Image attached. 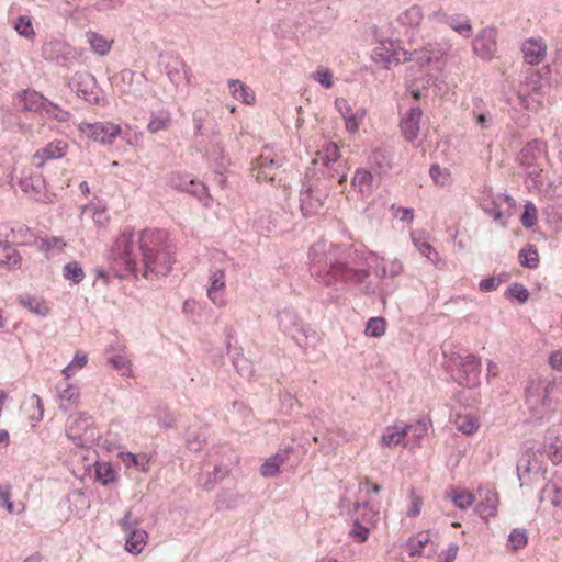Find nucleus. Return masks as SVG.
<instances>
[{
  "mask_svg": "<svg viewBox=\"0 0 562 562\" xmlns=\"http://www.w3.org/2000/svg\"><path fill=\"white\" fill-rule=\"evenodd\" d=\"M480 502L476 505V512L482 517H494L497 513L498 494L491 487H480L477 490Z\"/></svg>",
  "mask_w": 562,
  "mask_h": 562,
  "instance_id": "21",
  "label": "nucleus"
},
{
  "mask_svg": "<svg viewBox=\"0 0 562 562\" xmlns=\"http://www.w3.org/2000/svg\"><path fill=\"white\" fill-rule=\"evenodd\" d=\"M423 112L418 106L411 108L406 116L401 121V130L407 140L413 142L417 138L420 130V120Z\"/></svg>",
  "mask_w": 562,
  "mask_h": 562,
  "instance_id": "23",
  "label": "nucleus"
},
{
  "mask_svg": "<svg viewBox=\"0 0 562 562\" xmlns=\"http://www.w3.org/2000/svg\"><path fill=\"white\" fill-rule=\"evenodd\" d=\"M311 273L326 286L337 282L353 285H363L366 292L370 291L367 283L370 271L380 280V296L385 302L396 284L391 281L386 259L375 254H364L352 248H341L334 244L319 241L310 248Z\"/></svg>",
  "mask_w": 562,
  "mask_h": 562,
  "instance_id": "1",
  "label": "nucleus"
},
{
  "mask_svg": "<svg viewBox=\"0 0 562 562\" xmlns=\"http://www.w3.org/2000/svg\"><path fill=\"white\" fill-rule=\"evenodd\" d=\"M456 426L459 431L464 435H472L479 429V420L474 416H459L456 420Z\"/></svg>",
  "mask_w": 562,
  "mask_h": 562,
  "instance_id": "46",
  "label": "nucleus"
},
{
  "mask_svg": "<svg viewBox=\"0 0 562 562\" xmlns=\"http://www.w3.org/2000/svg\"><path fill=\"white\" fill-rule=\"evenodd\" d=\"M95 477L103 484L108 485L115 480V471L110 463H97Z\"/></svg>",
  "mask_w": 562,
  "mask_h": 562,
  "instance_id": "48",
  "label": "nucleus"
},
{
  "mask_svg": "<svg viewBox=\"0 0 562 562\" xmlns=\"http://www.w3.org/2000/svg\"><path fill=\"white\" fill-rule=\"evenodd\" d=\"M79 131L88 138L102 145L113 144L121 134V127L112 122H81L78 125Z\"/></svg>",
  "mask_w": 562,
  "mask_h": 562,
  "instance_id": "10",
  "label": "nucleus"
},
{
  "mask_svg": "<svg viewBox=\"0 0 562 562\" xmlns=\"http://www.w3.org/2000/svg\"><path fill=\"white\" fill-rule=\"evenodd\" d=\"M171 122L172 119L170 112L168 110L161 109L151 112L147 130L153 134L160 131H166L170 127Z\"/></svg>",
  "mask_w": 562,
  "mask_h": 562,
  "instance_id": "34",
  "label": "nucleus"
},
{
  "mask_svg": "<svg viewBox=\"0 0 562 562\" xmlns=\"http://www.w3.org/2000/svg\"><path fill=\"white\" fill-rule=\"evenodd\" d=\"M429 173L432 180L440 186H445L449 182L450 172L447 168H441L439 165H432Z\"/></svg>",
  "mask_w": 562,
  "mask_h": 562,
  "instance_id": "60",
  "label": "nucleus"
},
{
  "mask_svg": "<svg viewBox=\"0 0 562 562\" xmlns=\"http://www.w3.org/2000/svg\"><path fill=\"white\" fill-rule=\"evenodd\" d=\"M11 487L10 485H0V506L4 507L9 513H19L14 509V504L10 501Z\"/></svg>",
  "mask_w": 562,
  "mask_h": 562,
  "instance_id": "61",
  "label": "nucleus"
},
{
  "mask_svg": "<svg viewBox=\"0 0 562 562\" xmlns=\"http://www.w3.org/2000/svg\"><path fill=\"white\" fill-rule=\"evenodd\" d=\"M546 143L532 139L522 147L518 155L519 165L526 169V175L535 188L543 186L541 173L546 160Z\"/></svg>",
  "mask_w": 562,
  "mask_h": 562,
  "instance_id": "4",
  "label": "nucleus"
},
{
  "mask_svg": "<svg viewBox=\"0 0 562 562\" xmlns=\"http://www.w3.org/2000/svg\"><path fill=\"white\" fill-rule=\"evenodd\" d=\"M329 194L327 184L321 181L305 182L300 192V209L304 217L319 212Z\"/></svg>",
  "mask_w": 562,
  "mask_h": 562,
  "instance_id": "6",
  "label": "nucleus"
},
{
  "mask_svg": "<svg viewBox=\"0 0 562 562\" xmlns=\"http://www.w3.org/2000/svg\"><path fill=\"white\" fill-rule=\"evenodd\" d=\"M159 63L175 88L189 82V68L182 58L170 54H160Z\"/></svg>",
  "mask_w": 562,
  "mask_h": 562,
  "instance_id": "11",
  "label": "nucleus"
},
{
  "mask_svg": "<svg viewBox=\"0 0 562 562\" xmlns=\"http://www.w3.org/2000/svg\"><path fill=\"white\" fill-rule=\"evenodd\" d=\"M457 366L459 368V383L467 386H475L479 384V375L481 372V359L475 355L458 356Z\"/></svg>",
  "mask_w": 562,
  "mask_h": 562,
  "instance_id": "14",
  "label": "nucleus"
},
{
  "mask_svg": "<svg viewBox=\"0 0 562 562\" xmlns=\"http://www.w3.org/2000/svg\"><path fill=\"white\" fill-rule=\"evenodd\" d=\"M386 323L382 317H372L367 322L366 335L369 337H381L385 333Z\"/></svg>",
  "mask_w": 562,
  "mask_h": 562,
  "instance_id": "49",
  "label": "nucleus"
},
{
  "mask_svg": "<svg viewBox=\"0 0 562 562\" xmlns=\"http://www.w3.org/2000/svg\"><path fill=\"white\" fill-rule=\"evenodd\" d=\"M65 246L63 239L57 237H50L42 241L41 250L46 254L47 257L53 255L55 251L60 252Z\"/></svg>",
  "mask_w": 562,
  "mask_h": 562,
  "instance_id": "57",
  "label": "nucleus"
},
{
  "mask_svg": "<svg viewBox=\"0 0 562 562\" xmlns=\"http://www.w3.org/2000/svg\"><path fill=\"white\" fill-rule=\"evenodd\" d=\"M472 116L475 121V124L480 126L481 130H487L493 125V116L481 99H474Z\"/></svg>",
  "mask_w": 562,
  "mask_h": 562,
  "instance_id": "32",
  "label": "nucleus"
},
{
  "mask_svg": "<svg viewBox=\"0 0 562 562\" xmlns=\"http://www.w3.org/2000/svg\"><path fill=\"white\" fill-rule=\"evenodd\" d=\"M538 218V210L532 202H527L524 206L520 221L524 227L531 228L536 225Z\"/></svg>",
  "mask_w": 562,
  "mask_h": 562,
  "instance_id": "50",
  "label": "nucleus"
},
{
  "mask_svg": "<svg viewBox=\"0 0 562 562\" xmlns=\"http://www.w3.org/2000/svg\"><path fill=\"white\" fill-rule=\"evenodd\" d=\"M86 37H87V42L91 46V49L95 54H98L100 56H104L110 52L111 43L102 35H100L95 32H87Z\"/></svg>",
  "mask_w": 562,
  "mask_h": 562,
  "instance_id": "41",
  "label": "nucleus"
},
{
  "mask_svg": "<svg viewBox=\"0 0 562 562\" xmlns=\"http://www.w3.org/2000/svg\"><path fill=\"white\" fill-rule=\"evenodd\" d=\"M85 211L92 212V218L99 226H104L109 222V215L104 207L101 206H86Z\"/></svg>",
  "mask_w": 562,
  "mask_h": 562,
  "instance_id": "63",
  "label": "nucleus"
},
{
  "mask_svg": "<svg viewBox=\"0 0 562 562\" xmlns=\"http://www.w3.org/2000/svg\"><path fill=\"white\" fill-rule=\"evenodd\" d=\"M18 301L21 306L27 308L31 313L37 316L45 317L49 314V307L45 300L42 297H37L29 293H23L19 295Z\"/></svg>",
  "mask_w": 562,
  "mask_h": 562,
  "instance_id": "27",
  "label": "nucleus"
},
{
  "mask_svg": "<svg viewBox=\"0 0 562 562\" xmlns=\"http://www.w3.org/2000/svg\"><path fill=\"white\" fill-rule=\"evenodd\" d=\"M317 156L323 161V165L327 167L330 178L337 179L339 184L347 180L346 166L340 159V150L336 143L326 142L317 151Z\"/></svg>",
  "mask_w": 562,
  "mask_h": 562,
  "instance_id": "9",
  "label": "nucleus"
},
{
  "mask_svg": "<svg viewBox=\"0 0 562 562\" xmlns=\"http://www.w3.org/2000/svg\"><path fill=\"white\" fill-rule=\"evenodd\" d=\"M125 549L130 553L136 555L139 554L147 541L148 535L144 529L132 530L125 533Z\"/></svg>",
  "mask_w": 562,
  "mask_h": 562,
  "instance_id": "31",
  "label": "nucleus"
},
{
  "mask_svg": "<svg viewBox=\"0 0 562 562\" xmlns=\"http://www.w3.org/2000/svg\"><path fill=\"white\" fill-rule=\"evenodd\" d=\"M187 445L192 451H200L206 440L204 431L189 430L187 432Z\"/></svg>",
  "mask_w": 562,
  "mask_h": 562,
  "instance_id": "54",
  "label": "nucleus"
},
{
  "mask_svg": "<svg viewBox=\"0 0 562 562\" xmlns=\"http://www.w3.org/2000/svg\"><path fill=\"white\" fill-rule=\"evenodd\" d=\"M289 451H278L268 458L260 468V474L265 477H274L280 471V467L288 460Z\"/></svg>",
  "mask_w": 562,
  "mask_h": 562,
  "instance_id": "28",
  "label": "nucleus"
},
{
  "mask_svg": "<svg viewBox=\"0 0 562 562\" xmlns=\"http://www.w3.org/2000/svg\"><path fill=\"white\" fill-rule=\"evenodd\" d=\"M559 481L557 475L554 481L547 483L539 493V501H548L553 507L562 509V486Z\"/></svg>",
  "mask_w": 562,
  "mask_h": 562,
  "instance_id": "26",
  "label": "nucleus"
},
{
  "mask_svg": "<svg viewBox=\"0 0 562 562\" xmlns=\"http://www.w3.org/2000/svg\"><path fill=\"white\" fill-rule=\"evenodd\" d=\"M21 257L9 241H0V265L11 269L20 267Z\"/></svg>",
  "mask_w": 562,
  "mask_h": 562,
  "instance_id": "35",
  "label": "nucleus"
},
{
  "mask_svg": "<svg viewBox=\"0 0 562 562\" xmlns=\"http://www.w3.org/2000/svg\"><path fill=\"white\" fill-rule=\"evenodd\" d=\"M168 183L176 190L194 195L200 202L206 205V202L204 201L207 198L206 188L202 182L191 179L188 175L175 172L170 175Z\"/></svg>",
  "mask_w": 562,
  "mask_h": 562,
  "instance_id": "15",
  "label": "nucleus"
},
{
  "mask_svg": "<svg viewBox=\"0 0 562 562\" xmlns=\"http://www.w3.org/2000/svg\"><path fill=\"white\" fill-rule=\"evenodd\" d=\"M429 424L430 422L426 418H422L412 424L403 423L406 439L412 438L415 442L419 441L427 434Z\"/></svg>",
  "mask_w": 562,
  "mask_h": 562,
  "instance_id": "38",
  "label": "nucleus"
},
{
  "mask_svg": "<svg viewBox=\"0 0 562 562\" xmlns=\"http://www.w3.org/2000/svg\"><path fill=\"white\" fill-rule=\"evenodd\" d=\"M503 203L507 205L508 211L513 210L516 205V202L512 196L507 194H498L491 201H484L482 207L483 211L494 221L498 222L502 226H505L508 215H505V213L501 210Z\"/></svg>",
  "mask_w": 562,
  "mask_h": 562,
  "instance_id": "19",
  "label": "nucleus"
},
{
  "mask_svg": "<svg viewBox=\"0 0 562 562\" xmlns=\"http://www.w3.org/2000/svg\"><path fill=\"white\" fill-rule=\"evenodd\" d=\"M207 297L218 307L226 305L224 270L217 269L211 274L210 286L207 288Z\"/></svg>",
  "mask_w": 562,
  "mask_h": 562,
  "instance_id": "22",
  "label": "nucleus"
},
{
  "mask_svg": "<svg viewBox=\"0 0 562 562\" xmlns=\"http://www.w3.org/2000/svg\"><path fill=\"white\" fill-rule=\"evenodd\" d=\"M423 18L422 8L415 4L401 12L397 22L401 26L415 31L420 25Z\"/></svg>",
  "mask_w": 562,
  "mask_h": 562,
  "instance_id": "29",
  "label": "nucleus"
},
{
  "mask_svg": "<svg viewBox=\"0 0 562 562\" xmlns=\"http://www.w3.org/2000/svg\"><path fill=\"white\" fill-rule=\"evenodd\" d=\"M66 435L78 447H90L99 438L91 416L85 413L71 414L67 418Z\"/></svg>",
  "mask_w": 562,
  "mask_h": 562,
  "instance_id": "5",
  "label": "nucleus"
},
{
  "mask_svg": "<svg viewBox=\"0 0 562 562\" xmlns=\"http://www.w3.org/2000/svg\"><path fill=\"white\" fill-rule=\"evenodd\" d=\"M473 50L482 59L490 60L496 52V30L483 29L473 41Z\"/></svg>",
  "mask_w": 562,
  "mask_h": 562,
  "instance_id": "18",
  "label": "nucleus"
},
{
  "mask_svg": "<svg viewBox=\"0 0 562 562\" xmlns=\"http://www.w3.org/2000/svg\"><path fill=\"white\" fill-rule=\"evenodd\" d=\"M13 29L24 38L31 40L35 36L32 21L29 16L21 15L13 21Z\"/></svg>",
  "mask_w": 562,
  "mask_h": 562,
  "instance_id": "44",
  "label": "nucleus"
},
{
  "mask_svg": "<svg viewBox=\"0 0 562 562\" xmlns=\"http://www.w3.org/2000/svg\"><path fill=\"white\" fill-rule=\"evenodd\" d=\"M335 106L344 117L347 131L352 133L357 132L359 128V116L358 113H353L348 101L346 99L338 98L335 101Z\"/></svg>",
  "mask_w": 562,
  "mask_h": 562,
  "instance_id": "30",
  "label": "nucleus"
},
{
  "mask_svg": "<svg viewBox=\"0 0 562 562\" xmlns=\"http://www.w3.org/2000/svg\"><path fill=\"white\" fill-rule=\"evenodd\" d=\"M14 101L23 112H43L47 99L34 89H23L14 94Z\"/></svg>",
  "mask_w": 562,
  "mask_h": 562,
  "instance_id": "17",
  "label": "nucleus"
},
{
  "mask_svg": "<svg viewBox=\"0 0 562 562\" xmlns=\"http://www.w3.org/2000/svg\"><path fill=\"white\" fill-rule=\"evenodd\" d=\"M519 263L529 269H535L539 266V254L536 246L528 244L526 247L519 250L518 254Z\"/></svg>",
  "mask_w": 562,
  "mask_h": 562,
  "instance_id": "39",
  "label": "nucleus"
},
{
  "mask_svg": "<svg viewBox=\"0 0 562 562\" xmlns=\"http://www.w3.org/2000/svg\"><path fill=\"white\" fill-rule=\"evenodd\" d=\"M282 166L280 157H272L270 153H262L255 161L252 177L257 181H273L274 171Z\"/></svg>",
  "mask_w": 562,
  "mask_h": 562,
  "instance_id": "16",
  "label": "nucleus"
},
{
  "mask_svg": "<svg viewBox=\"0 0 562 562\" xmlns=\"http://www.w3.org/2000/svg\"><path fill=\"white\" fill-rule=\"evenodd\" d=\"M350 536H352L357 541L364 542L369 537V528L361 525L358 519H356L352 524V528L350 530Z\"/></svg>",
  "mask_w": 562,
  "mask_h": 562,
  "instance_id": "64",
  "label": "nucleus"
},
{
  "mask_svg": "<svg viewBox=\"0 0 562 562\" xmlns=\"http://www.w3.org/2000/svg\"><path fill=\"white\" fill-rule=\"evenodd\" d=\"M447 25H449L453 31H456L461 36L469 38L472 34V26L470 24L469 18L454 14L447 18Z\"/></svg>",
  "mask_w": 562,
  "mask_h": 562,
  "instance_id": "37",
  "label": "nucleus"
},
{
  "mask_svg": "<svg viewBox=\"0 0 562 562\" xmlns=\"http://www.w3.org/2000/svg\"><path fill=\"white\" fill-rule=\"evenodd\" d=\"M58 396L61 401L76 403L79 397L78 389L68 381L59 383L57 386Z\"/></svg>",
  "mask_w": 562,
  "mask_h": 562,
  "instance_id": "47",
  "label": "nucleus"
},
{
  "mask_svg": "<svg viewBox=\"0 0 562 562\" xmlns=\"http://www.w3.org/2000/svg\"><path fill=\"white\" fill-rule=\"evenodd\" d=\"M112 259L125 271L144 278L167 276L175 262L168 234L162 229H144L137 237L123 232L112 248Z\"/></svg>",
  "mask_w": 562,
  "mask_h": 562,
  "instance_id": "2",
  "label": "nucleus"
},
{
  "mask_svg": "<svg viewBox=\"0 0 562 562\" xmlns=\"http://www.w3.org/2000/svg\"><path fill=\"white\" fill-rule=\"evenodd\" d=\"M72 85L79 97L91 104H101L103 100L102 91L97 86L94 77L88 72L76 74Z\"/></svg>",
  "mask_w": 562,
  "mask_h": 562,
  "instance_id": "13",
  "label": "nucleus"
},
{
  "mask_svg": "<svg viewBox=\"0 0 562 562\" xmlns=\"http://www.w3.org/2000/svg\"><path fill=\"white\" fill-rule=\"evenodd\" d=\"M453 505L459 509H467L474 503V496L472 493L464 488H453L450 493Z\"/></svg>",
  "mask_w": 562,
  "mask_h": 562,
  "instance_id": "42",
  "label": "nucleus"
},
{
  "mask_svg": "<svg viewBox=\"0 0 562 562\" xmlns=\"http://www.w3.org/2000/svg\"><path fill=\"white\" fill-rule=\"evenodd\" d=\"M68 144L64 140H53L33 155V164L41 168L47 160L59 159L67 153Z\"/></svg>",
  "mask_w": 562,
  "mask_h": 562,
  "instance_id": "20",
  "label": "nucleus"
},
{
  "mask_svg": "<svg viewBox=\"0 0 562 562\" xmlns=\"http://www.w3.org/2000/svg\"><path fill=\"white\" fill-rule=\"evenodd\" d=\"M140 521L138 517L134 516L132 510H127L123 518L119 520V526L124 533L131 532L132 530L139 529Z\"/></svg>",
  "mask_w": 562,
  "mask_h": 562,
  "instance_id": "58",
  "label": "nucleus"
},
{
  "mask_svg": "<svg viewBox=\"0 0 562 562\" xmlns=\"http://www.w3.org/2000/svg\"><path fill=\"white\" fill-rule=\"evenodd\" d=\"M406 435H405V428H403V423H396L392 426H387L382 436L380 443L383 447H386L389 449H393L397 447L398 445L406 446Z\"/></svg>",
  "mask_w": 562,
  "mask_h": 562,
  "instance_id": "25",
  "label": "nucleus"
},
{
  "mask_svg": "<svg viewBox=\"0 0 562 562\" xmlns=\"http://www.w3.org/2000/svg\"><path fill=\"white\" fill-rule=\"evenodd\" d=\"M412 54L406 50H396L391 41L381 42L372 52V60L390 69L392 65H398L402 61L409 60Z\"/></svg>",
  "mask_w": 562,
  "mask_h": 562,
  "instance_id": "12",
  "label": "nucleus"
},
{
  "mask_svg": "<svg viewBox=\"0 0 562 562\" xmlns=\"http://www.w3.org/2000/svg\"><path fill=\"white\" fill-rule=\"evenodd\" d=\"M553 391L554 384L549 379H535L528 382L525 393L530 420L542 422L555 411Z\"/></svg>",
  "mask_w": 562,
  "mask_h": 562,
  "instance_id": "3",
  "label": "nucleus"
},
{
  "mask_svg": "<svg viewBox=\"0 0 562 562\" xmlns=\"http://www.w3.org/2000/svg\"><path fill=\"white\" fill-rule=\"evenodd\" d=\"M42 56L47 61L69 69L79 59L80 55L78 50L68 43L60 40H52L43 45Z\"/></svg>",
  "mask_w": 562,
  "mask_h": 562,
  "instance_id": "7",
  "label": "nucleus"
},
{
  "mask_svg": "<svg viewBox=\"0 0 562 562\" xmlns=\"http://www.w3.org/2000/svg\"><path fill=\"white\" fill-rule=\"evenodd\" d=\"M373 176L369 170L359 168L355 171L351 179V186L362 195H369L372 192Z\"/></svg>",
  "mask_w": 562,
  "mask_h": 562,
  "instance_id": "33",
  "label": "nucleus"
},
{
  "mask_svg": "<svg viewBox=\"0 0 562 562\" xmlns=\"http://www.w3.org/2000/svg\"><path fill=\"white\" fill-rule=\"evenodd\" d=\"M43 112H45L49 119H54L58 122H67L70 117V113L68 111L60 109L57 104L50 101H47Z\"/></svg>",
  "mask_w": 562,
  "mask_h": 562,
  "instance_id": "53",
  "label": "nucleus"
},
{
  "mask_svg": "<svg viewBox=\"0 0 562 562\" xmlns=\"http://www.w3.org/2000/svg\"><path fill=\"white\" fill-rule=\"evenodd\" d=\"M20 187L24 192L32 193L36 198L44 188V179L41 175L25 177L20 181Z\"/></svg>",
  "mask_w": 562,
  "mask_h": 562,
  "instance_id": "43",
  "label": "nucleus"
},
{
  "mask_svg": "<svg viewBox=\"0 0 562 562\" xmlns=\"http://www.w3.org/2000/svg\"><path fill=\"white\" fill-rule=\"evenodd\" d=\"M11 234L12 241L18 244H29L33 237L30 228L22 224L12 227Z\"/></svg>",
  "mask_w": 562,
  "mask_h": 562,
  "instance_id": "56",
  "label": "nucleus"
},
{
  "mask_svg": "<svg viewBox=\"0 0 562 562\" xmlns=\"http://www.w3.org/2000/svg\"><path fill=\"white\" fill-rule=\"evenodd\" d=\"M546 452L553 464L562 462V441L558 438L544 446Z\"/></svg>",
  "mask_w": 562,
  "mask_h": 562,
  "instance_id": "59",
  "label": "nucleus"
},
{
  "mask_svg": "<svg viewBox=\"0 0 562 562\" xmlns=\"http://www.w3.org/2000/svg\"><path fill=\"white\" fill-rule=\"evenodd\" d=\"M527 542L528 537L524 529H514L508 536V547L514 551L522 549Z\"/></svg>",
  "mask_w": 562,
  "mask_h": 562,
  "instance_id": "52",
  "label": "nucleus"
},
{
  "mask_svg": "<svg viewBox=\"0 0 562 562\" xmlns=\"http://www.w3.org/2000/svg\"><path fill=\"white\" fill-rule=\"evenodd\" d=\"M233 364L240 376L250 379L254 372V367L250 360L244 356H238L233 360Z\"/></svg>",
  "mask_w": 562,
  "mask_h": 562,
  "instance_id": "55",
  "label": "nucleus"
},
{
  "mask_svg": "<svg viewBox=\"0 0 562 562\" xmlns=\"http://www.w3.org/2000/svg\"><path fill=\"white\" fill-rule=\"evenodd\" d=\"M277 321L279 329L291 337L300 347L307 344L308 333L303 321L291 307L278 312Z\"/></svg>",
  "mask_w": 562,
  "mask_h": 562,
  "instance_id": "8",
  "label": "nucleus"
},
{
  "mask_svg": "<svg viewBox=\"0 0 562 562\" xmlns=\"http://www.w3.org/2000/svg\"><path fill=\"white\" fill-rule=\"evenodd\" d=\"M228 86L232 95L236 100H241L245 104H252L255 102L254 92L238 79H229Z\"/></svg>",
  "mask_w": 562,
  "mask_h": 562,
  "instance_id": "36",
  "label": "nucleus"
},
{
  "mask_svg": "<svg viewBox=\"0 0 562 562\" xmlns=\"http://www.w3.org/2000/svg\"><path fill=\"white\" fill-rule=\"evenodd\" d=\"M521 52L524 53V58L528 64L538 65L546 56L547 46L542 40L530 38L522 44Z\"/></svg>",
  "mask_w": 562,
  "mask_h": 562,
  "instance_id": "24",
  "label": "nucleus"
},
{
  "mask_svg": "<svg viewBox=\"0 0 562 562\" xmlns=\"http://www.w3.org/2000/svg\"><path fill=\"white\" fill-rule=\"evenodd\" d=\"M505 296L507 299H516L520 303H525L529 299V291L527 290V288L525 285L516 282V283H512L507 288V290L505 292Z\"/></svg>",
  "mask_w": 562,
  "mask_h": 562,
  "instance_id": "51",
  "label": "nucleus"
},
{
  "mask_svg": "<svg viewBox=\"0 0 562 562\" xmlns=\"http://www.w3.org/2000/svg\"><path fill=\"white\" fill-rule=\"evenodd\" d=\"M413 243L418 248L419 252L428 258L429 260L434 261L432 255L435 258H437L438 254L432 248V246L427 241H422L419 238H417L414 234H412Z\"/></svg>",
  "mask_w": 562,
  "mask_h": 562,
  "instance_id": "62",
  "label": "nucleus"
},
{
  "mask_svg": "<svg viewBox=\"0 0 562 562\" xmlns=\"http://www.w3.org/2000/svg\"><path fill=\"white\" fill-rule=\"evenodd\" d=\"M430 542L429 532H419L412 537L406 543V550L411 557L420 555L423 549Z\"/></svg>",
  "mask_w": 562,
  "mask_h": 562,
  "instance_id": "40",
  "label": "nucleus"
},
{
  "mask_svg": "<svg viewBox=\"0 0 562 562\" xmlns=\"http://www.w3.org/2000/svg\"><path fill=\"white\" fill-rule=\"evenodd\" d=\"M63 277L66 280L72 281V283L78 284L83 280L85 271L77 261H70L64 266Z\"/></svg>",
  "mask_w": 562,
  "mask_h": 562,
  "instance_id": "45",
  "label": "nucleus"
}]
</instances>
